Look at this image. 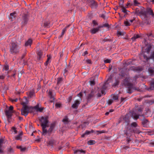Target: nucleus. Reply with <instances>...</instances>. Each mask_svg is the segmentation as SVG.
Returning a JSON list of instances; mask_svg holds the SVG:
<instances>
[{"label":"nucleus","instance_id":"nucleus-1","mask_svg":"<svg viewBox=\"0 0 154 154\" xmlns=\"http://www.w3.org/2000/svg\"><path fill=\"white\" fill-rule=\"evenodd\" d=\"M119 75L123 79L122 84L128 88V92L131 93L134 89L133 85L130 82L131 78L129 74L126 70L124 68L120 69Z\"/></svg>","mask_w":154,"mask_h":154},{"label":"nucleus","instance_id":"nucleus-2","mask_svg":"<svg viewBox=\"0 0 154 154\" xmlns=\"http://www.w3.org/2000/svg\"><path fill=\"white\" fill-rule=\"evenodd\" d=\"M139 14L142 20L147 23H148V20L150 18L149 15H151L154 18V14L153 11L149 8H147L145 11H141L139 12Z\"/></svg>","mask_w":154,"mask_h":154},{"label":"nucleus","instance_id":"nucleus-3","mask_svg":"<svg viewBox=\"0 0 154 154\" xmlns=\"http://www.w3.org/2000/svg\"><path fill=\"white\" fill-rule=\"evenodd\" d=\"M48 117L42 116L40 119V121L41 122V125L42 128L43 132L45 133L47 132L46 128L48 127Z\"/></svg>","mask_w":154,"mask_h":154},{"label":"nucleus","instance_id":"nucleus-4","mask_svg":"<svg viewBox=\"0 0 154 154\" xmlns=\"http://www.w3.org/2000/svg\"><path fill=\"white\" fill-rule=\"evenodd\" d=\"M20 48L16 43H12L10 47V52L11 54L17 53L19 52Z\"/></svg>","mask_w":154,"mask_h":154},{"label":"nucleus","instance_id":"nucleus-5","mask_svg":"<svg viewBox=\"0 0 154 154\" xmlns=\"http://www.w3.org/2000/svg\"><path fill=\"white\" fill-rule=\"evenodd\" d=\"M22 26H23L27 24L29 20V16L26 14H23L22 16L21 19Z\"/></svg>","mask_w":154,"mask_h":154},{"label":"nucleus","instance_id":"nucleus-6","mask_svg":"<svg viewBox=\"0 0 154 154\" xmlns=\"http://www.w3.org/2000/svg\"><path fill=\"white\" fill-rule=\"evenodd\" d=\"M55 126V122L51 124L50 125V128L48 130L46 129L47 132L45 133H44L42 132V134L43 135H45L47 134H48L50 135L51 134V132L53 131L54 128Z\"/></svg>","mask_w":154,"mask_h":154},{"label":"nucleus","instance_id":"nucleus-7","mask_svg":"<svg viewBox=\"0 0 154 154\" xmlns=\"http://www.w3.org/2000/svg\"><path fill=\"white\" fill-rule=\"evenodd\" d=\"M37 55L36 61L37 62L42 61L44 57L43 55L42 52L41 50L38 51L37 53Z\"/></svg>","mask_w":154,"mask_h":154},{"label":"nucleus","instance_id":"nucleus-8","mask_svg":"<svg viewBox=\"0 0 154 154\" xmlns=\"http://www.w3.org/2000/svg\"><path fill=\"white\" fill-rule=\"evenodd\" d=\"M28 106L26 105L23 106L21 110V114L26 116L29 113Z\"/></svg>","mask_w":154,"mask_h":154},{"label":"nucleus","instance_id":"nucleus-9","mask_svg":"<svg viewBox=\"0 0 154 154\" xmlns=\"http://www.w3.org/2000/svg\"><path fill=\"white\" fill-rule=\"evenodd\" d=\"M96 93V92L92 90L91 91V93L88 95L87 98L88 102L91 101V99L94 96Z\"/></svg>","mask_w":154,"mask_h":154},{"label":"nucleus","instance_id":"nucleus-10","mask_svg":"<svg viewBox=\"0 0 154 154\" xmlns=\"http://www.w3.org/2000/svg\"><path fill=\"white\" fill-rule=\"evenodd\" d=\"M80 103V101L79 100H76L75 101L74 103L72 104V107L73 109H76L78 108Z\"/></svg>","mask_w":154,"mask_h":154},{"label":"nucleus","instance_id":"nucleus-11","mask_svg":"<svg viewBox=\"0 0 154 154\" xmlns=\"http://www.w3.org/2000/svg\"><path fill=\"white\" fill-rule=\"evenodd\" d=\"M88 2L90 3L91 7L92 8H96L97 4L95 1L94 0H87Z\"/></svg>","mask_w":154,"mask_h":154},{"label":"nucleus","instance_id":"nucleus-12","mask_svg":"<svg viewBox=\"0 0 154 154\" xmlns=\"http://www.w3.org/2000/svg\"><path fill=\"white\" fill-rule=\"evenodd\" d=\"M130 128V127H128L126 131H124L125 134L128 137H130L131 135L132 131L131 130Z\"/></svg>","mask_w":154,"mask_h":154},{"label":"nucleus","instance_id":"nucleus-13","mask_svg":"<svg viewBox=\"0 0 154 154\" xmlns=\"http://www.w3.org/2000/svg\"><path fill=\"white\" fill-rule=\"evenodd\" d=\"M12 113V112H11L9 110H5V113L8 119V121L11 118Z\"/></svg>","mask_w":154,"mask_h":154},{"label":"nucleus","instance_id":"nucleus-14","mask_svg":"<svg viewBox=\"0 0 154 154\" xmlns=\"http://www.w3.org/2000/svg\"><path fill=\"white\" fill-rule=\"evenodd\" d=\"M100 29V27L99 26L96 28H93L91 29L90 30V32L92 34H94L98 32Z\"/></svg>","mask_w":154,"mask_h":154},{"label":"nucleus","instance_id":"nucleus-15","mask_svg":"<svg viewBox=\"0 0 154 154\" xmlns=\"http://www.w3.org/2000/svg\"><path fill=\"white\" fill-rule=\"evenodd\" d=\"M107 84L106 82L105 83L103 86L100 89V92L102 94H105V90L106 88V85Z\"/></svg>","mask_w":154,"mask_h":154},{"label":"nucleus","instance_id":"nucleus-16","mask_svg":"<svg viewBox=\"0 0 154 154\" xmlns=\"http://www.w3.org/2000/svg\"><path fill=\"white\" fill-rule=\"evenodd\" d=\"M123 120L125 123H126L127 125H128L130 121L129 116L128 115H126L123 118Z\"/></svg>","mask_w":154,"mask_h":154},{"label":"nucleus","instance_id":"nucleus-17","mask_svg":"<svg viewBox=\"0 0 154 154\" xmlns=\"http://www.w3.org/2000/svg\"><path fill=\"white\" fill-rule=\"evenodd\" d=\"M40 105L39 103H38L37 105L33 107L35 110L37 111L41 112L43 110V108H39Z\"/></svg>","mask_w":154,"mask_h":154},{"label":"nucleus","instance_id":"nucleus-18","mask_svg":"<svg viewBox=\"0 0 154 154\" xmlns=\"http://www.w3.org/2000/svg\"><path fill=\"white\" fill-rule=\"evenodd\" d=\"M48 95L50 98L51 99V102H53L54 99V96L53 94L52 91L51 90H49L48 92Z\"/></svg>","mask_w":154,"mask_h":154},{"label":"nucleus","instance_id":"nucleus-19","mask_svg":"<svg viewBox=\"0 0 154 154\" xmlns=\"http://www.w3.org/2000/svg\"><path fill=\"white\" fill-rule=\"evenodd\" d=\"M62 122L65 124H67L70 122L69 119L67 116H65L62 120Z\"/></svg>","mask_w":154,"mask_h":154},{"label":"nucleus","instance_id":"nucleus-20","mask_svg":"<svg viewBox=\"0 0 154 154\" xmlns=\"http://www.w3.org/2000/svg\"><path fill=\"white\" fill-rule=\"evenodd\" d=\"M32 42V40L31 39H29L27 41L25 44V46L27 47L28 46H30Z\"/></svg>","mask_w":154,"mask_h":154},{"label":"nucleus","instance_id":"nucleus-21","mask_svg":"<svg viewBox=\"0 0 154 154\" xmlns=\"http://www.w3.org/2000/svg\"><path fill=\"white\" fill-rule=\"evenodd\" d=\"M94 132V131L93 130H91V131H86L85 132L82 134L81 136L82 137H84L86 135H89L91 133H93Z\"/></svg>","mask_w":154,"mask_h":154},{"label":"nucleus","instance_id":"nucleus-22","mask_svg":"<svg viewBox=\"0 0 154 154\" xmlns=\"http://www.w3.org/2000/svg\"><path fill=\"white\" fill-rule=\"evenodd\" d=\"M82 153H85V151L82 149H77L74 151V154H80Z\"/></svg>","mask_w":154,"mask_h":154},{"label":"nucleus","instance_id":"nucleus-23","mask_svg":"<svg viewBox=\"0 0 154 154\" xmlns=\"http://www.w3.org/2000/svg\"><path fill=\"white\" fill-rule=\"evenodd\" d=\"M148 72L151 75H154V68L149 67L148 69Z\"/></svg>","mask_w":154,"mask_h":154},{"label":"nucleus","instance_id":"nucleus-24","mask_svg":"<svg viewBox=\"0 0 154 154\" xmlns=\"http://www.w3.org/2000/svg\"><path fill=\"white\" fill-rule=\"evenodd\" d=\"M148 122V121L146 119H144L142 120V123L144 127H147Z\"/></svg>","mask_w":154,"mask_h":154},{"label":"nucleus","instance_id":"nucleus-25","mask_svg":"<svg viewBox=\"0 0 154 154\" xmlns=\"http://www.w3.org/2000/svg\"><path fill=\"white\" fill-rule=\"evenodd\" d=\"M109 36H108L105 37L104 39H101V43H103L105 42L110 41V40L109 39Z\"/></svg>","mask_w":154,"mask_h":154},{"label":"nucleus","instance_id":"nucleus-26","mask_svg":"<svg viewBox=\"0 0 154 154\" xmlns=\"http://www.w3.org/2000/svg\"><path fill=\"white\" fill-rule=\"evenodd\" d=\"M119 79H116L115 82L113 83L112 86L115 87L119 85Z\"/></svg>","mask_w":154,"mask_h":154},{"label":"nucleus","instance_id":"nucleus-27","mask_svg":"<svg viewBox=\"0 0 154 154\" xmlns=\"http://www.w3.org/2000/svg\"><path fill=\"white\" fill-rule=\"evenodd\" d=\"M23 132H20L17 136L15 137V139L17 140H19L21 139L22 137Z\"/></svg>","mask_w":154,"mask_h":154},{"label":"nucleus","instance_id":"nucleus-28","mask_svg":"<svg viewBox=\"0 0 154 154\" xmlns=\"http://www.w3.org/2000/svg\"><path fill=\"white\" fill-rule=\"evenodd\" d=\"M47 57H48V58H47V60H46V62L44 64L45 65V66H47L48 65V63H49L50 62V60L51 58V57L50 56H49L48 55H47Z\"/></svg>","mask_w":154,"mask_h":154},{"label":"nucleus","instance_id":"nucleus-29","mask_svg":"<svg viewBox=\"0 0 154 154\" xmlns=\"http://www.w3.org/2000/svg\"><path fill=\"white\" fill-rule=\"evenodd\" d=\"M69 26L68 25L66 26V27L64 28L62 30V32H61V37H62L63 35H64L65 32L67 30V29L68 28Z\"/></svg>","mask_w":154,"mask_h":154},{"label":"nucleus","instance_id":"nucleus-30","mask_svg":"<svg viewBox=\"0 0 154 154\" xmlns=\"http://www.w3.org/2000/svg\"><path fill=\"white\" fill-rule=\"evenodd\" d=\"M150 89L152 90H154V79H152L150 83Z\"/></svg>","mask_w":154,"mask_h":154},{"label":"nucleus","instance_id":"nucleus-31","mask_svg":"<svg viewBox=\"0 0 154 154\" xmlns=\"http://www.w3.org/2000/svg\"><path fill=\"white\" fill-rule=\"evenodd\" d=\"M139 37H140V36L139 35L137 34L135 35L134 36H133L131 38V39L133 41H134L135 40V39Z\"/></svg>","mask_w":154,"mask_h":154},{"label":"nucleus","instance_id":"nucleus-32","mask_svg":"<svg viewBox=\"0 0 154 154\" xmlns=\"http://www.w3.org/2000/svg\"><path fill=\"white\" fill-rule=\"evenodd\" d=\"M16 13L15 12L11 13L10 14V16H11L10 17L12 19L15 18L16 16Z\"/></svg>","mask_w":154,"mask_h":154},{"label":"nucleus","instance_id":"nucleus-33","mask_svg":"<svg viewBox=\"0 0 154 154\" xmlns=\"http://www.w3.org/2000/svg\"><path fill=\"white\" fill-rule=\"evenodd\" d=\"M29 112H35V109L33 107H28Z\"/></svg>","mask_w":154,"mask_h":154},{"label":"nucleus","instance_id":"nucleus-34","mask_svg":"<svg viewBox=\"0 0 154 154\" xmlns=\"http://www.w3.org/2000/svg\"><path fill=\"white\" fill-rule=\"evenodd\" d=\"M50 23L48 21L45 22L44 23V26L45 27L48 28L50 27Z\"/></svg>","mask_w":154,"mask_h":154},{"label":"nucleus","instance_id":"nucleus-35","mask_svg":"<svg viewBox=\"0 0 154 154\" xmlns=\"http://www.w3.org/2000/svg\"><path fill=\"white\" fill-rule=\"evenodd\" d=\"M131 125L133 128L137 127V124L136 122H133L131 124Z\"/></svg>","mask_w":154,"mask_h":154},{"label":"nucleus","instance_id":"nucleus-36","mask_svg":"<svg viewBox=\"0 0 154 154\" xmlns=\"http://www.w3.org/2000/svg\"><path fill=\"white\" fill-rule=\"evenodd\" d=\"M134 2L133 5L134 6H138L140 4V2H138L137 0H133Z\"/></svg>","mask_w":154,"mask_h":154},{"label":"nucleus","instance_id":"nucleus-37","mask_svg":"<svg viewBox=\"0 0 154 154\" xmlns=\"http://www.w3.org/2000/svg\"><path fill=\"white\" fill-rule=\"evenodd\" d=\"M132 132L133 131L134 133H139V129L137 128H133L132 130Z\"/></svg>","mask_w":154,"mask_h":154},{"label":"nucleus","instance_id":"nucleus-38","mask_svg":"<svg viewBox=\"0 0 154 154\" xmlns=\"http://www.w3.org/2000/svg\"><path fill=\"white\" fill-rule=\"evenodd\" d=\"M129 70H133L134 71H138L139 70L137 68L134 67V66L131 67L130 68Z\"/></svg>","mask_w":154,"mask_h":154},{"label":"nucleus","instance_id":"nucleus-39","mask_svg":"<svg viewBox=\"0 0 154 154\" xmlns=\"http://www.w3.org/2000/svg\"><path fill=\"white\" fill-rule=\"evenodd\" d=\"M3 142V140L2 139H0V153H2L3 152V151L1 147L2 146V144Z\"/></svg>","mask_w":154,"mask_h":154},{"label":"nucleus","instance_id":"nucleus-40","mask_svg":"<svg viewBox=\"0 0 154 154\" xmlns=\"http://www.w3.org/2000/svg\"><path fill=\"white\" fill-rule=\"evenodd\" d=\"M17 148L20 149L21 151H24L26 149V147H23L21 146H20L17 147Z\"/></svg>","mask_w":154,"mask_h":154},{"label":"nucleus","instance_id":"nucleus-41","mask_svg":"<svg viewBox=\"0 0 154 154\" xmlns=\"http://www.w3.org/2000/svg\"><path fill=\"white\" fill-rule=\"evenodd\" d=\"M62 81V79L61 78H58L57 79V84L59 85L61 84Z\"/></svg>","mask_w":154,"mask_h":154},{"label":"nucleus","instance_id":"nucleus-42","mask_svg":"<svg viewBox=\"0 0 154 154\" xmlns=\"http://www.w3.org/2000/svg\"><path fill=\"white\" fill-rule=\"evenodd\" d=\"M95 142L94 140H90L88 142V143L89 145H91L95 144Z\"/></svg>","mask_w":154,"mask_h":154},{"label":"nucleus","instance_id":"nucleus-43","mask_svg":"<svg viewBox=\"0 0 154 154\" xmlns=\"http://www.w3.org/2000/svg\"><path fill=\"white\" fill-rule=\"evenodd\" d=\"M124 2V0H120V2L119 3V6L121 8L124 7L123 6V3Z\"/></svg>","mask_w":154,"mask_h":154},{"label":"nucleus","instance_id":"nucleus-44","mask_svg":"<svg viewBox=\"0 0 154 154\" xmlns=\"http://www.w3.org/2000/svg\"><path fill=\"white\" fill-rule=\"evenodd\" d=\"M89 83H90V85L91 86H93L95 84V81H94V79H91L89 81Z\"/></svg>","mask_w":154,"mask_h":154},{"label":"nucleus","instance_id":"nucleus-45","mask_svg":"<svg viewBox=\"0 0 154 154\" xmlns=\"http://www.w3.org/2000/svg\"><path fill=\"white\" fill-rule=\"evenodd\" d=\"M124 23L126 26H129L131 25V24L129 22V21L128 20H127L126 21H125L124 22Z\"/></svg>","mask_w":154,"mask_h":154},{"label":"nucleus","instance_id":"nucleus-46","mask_svg":"<svg viewBox=\"0 0 154 154\" xmlns=\"http://www.w3.org/2000/svg\"><path fill=\"white\" fill-rule=\"evenodd\" d=\"M34 93L33 91H30L29 93L28 97L29 98H31L34 94Z\"/></svg>","mask_w":154,"mask_h":154},{"label":"nucleus","instance_id":"nucleus-47","mask_svg":"<svg viewBox=\"0 0 154 154\" xmlns=\"http://www.w3.org/2000/svg\"><path fill=\"white\" fill-rule=\"evenodd\" d=\"M9 69V66L7 65H5L2 70L3 71L4 70L6 71H8Z\"/></svg>","mask_w":154,"mask_h":154},{"label":"nucleus","instance_id":"nucleus-48","mask_svg":"<svg viewBox=\"0 0 154 154\" xmlns=\"http://www.w3.org/2000/svg\"><path fill=\"white\" fill-rule=\"evenodd\" d=\"M122 11L123 12H124V13H126V14L127 13V12H129V11H128L124 7H123L122 8Z\"/></svg>","mask_w":154,"mask_h":154},{"label":"nucleus","instance_id":"nucleus-49","mask_svg":"<svg viewBox=\"0 0 154 154\" xmlns=\"http://www.w3.org/2000/svg\"><path fill=\"white\" fill-rule=\"evenodd\" d=\"M92 23L93 24V27H95L96 26L98 25V23L95 20H93L92 21Z\"/></svg>","mask_w":154,"mask_h":154},{"label":"nucleus","instance_id":"nucleus-50","mask_svg":"<svg viewBox=\"0 0 154 154\" xmlns=\"http://www.w3.org/2000/svg\"><path fill=\"white\" fill-rule=\"evenodd\" d=\"M99 26L100 27V28H102L103 27H109V25L107 23H105L103 24V25H99Z\"/></svg>","mask_w":154,"mask_h":154},{"label":"nucleus","instance_id":"nucleus-51","mask_svg":"<svg viewBox=\"0 0 154 154\" xmlns=\"http://www.w3.org/2000/svg\"><path fill=\"white\" fill-rule=\"evenodd\" d=\"M118 96L117 94H114L112 97V99L114 100H117L118 99Z\"/></svg>","mask_w":154,"mask_h":154},{"label":"nucleus","instance_id":"nucleus-52","mask_svg":"<svg viewBox=\"0 0 154 154\" xmlns=\"http://www.w3.org/2000/svg\"><path fill=\"white\" fill-rule=\"evenodd\" d=\"M111 61V60L110 59H107L104 60V62L105 63H110Z\"/></svg>","mask_w":154,"mask_h":154},{"label":"nucleus","instance_id":"nucleus-53","mask_svg":"<svg viewBox=\"0 0 154 154\" xmlns=\"http://www.w3.org/2000/svg\"><path fill=\"white\" fill-rule=\"evenodd\" d=\"M69 67V66H68V67H67H67L65 69H64V73H63V75H64L65 76L66 75V73L68 72V68Z\"/></svg>","mask_w":154,"mask_h":154},{"label":"nucleus","instance_id":"nucleus-54","mask_svg":"<svg viewBox=\"0 0 154 154\" xmlns=\"http://www.w3.org/2000/svg\"><path fill=\"white\" fill-rule=\"evenodd\" d=\"M96 132L97 133V134H101L102 133H103L105 132V131H96Z\"/></svg>","mask_w":154,"mask_h":154},{"label":"nucleus","instance_id":"nucleus-55","mask_svg":"<svg viewBox=\"0 0 154 154\" xmlns=\"http://www.w3.org/2000/svg\"><path fill=\"white\" fill-rule=\"evenodd\" d=\"M151 48L150 47H148L146 48V52L148 53L150 51Z\"/></svg>","mask_w":154,"mask_h":154},{"label":"nucleus","instance_id":"nucleus-56","mask_svg":"<svg viewBox=\"0 0 154 154\" xmlns=\"http://www.w3.org/2000/svg\"><path fill=\"white\" fill-rule=\"evenodd\" d=\"M133 116L134 118V119H138L139 118V117L140 116V115L137 114V115H135L134 116Z\"/></svg>","mask_w":154,"mask_h":154},{"label":"nucleus","instance_id":"nucleus-57","mask_svg":"<svg viewBox=\"0 0 154 154\" xmlns=\"http://www.w3.org/2000/svg\"><path fill=\"white\" fill-rule=\"evenodd\" d=\"M61 105L60 103H57L55 105V106L57 108H60L61 107Z\"/></svg>","mask_w":154,"mask_h":154},{"label":"nucleus","instance_id":"nucleus-58","mask_svg":"<svg viewBox=\"0 0 154 154\" xmlns=\"http://www.w3.org/2000/svg\"><path fill=\"white\" fill-rule=\"evenodd\" d=\"M146 36H147L149 38L150 36L154 37L153 35H152V33L146 34Z\"/></svg>","mask_w":154,"mask_h":154},{"label":"nucleus","instance_id":"nucleus-59","mask_svg":"<svg viewBox=\"0 0 154 154\" xmlns=\"http://www.w3.org/2000/svg\"><path fill=\"white\" fill-rule=\"evenodd\" d=\"M143 37L145 41H146L147 39H149V38H148L147 36H146V34L144 35Z\"/></svg>","mask_w":154,"mask_h":154},{"label":"nucleus","instance_id":"nucleus-60","mask_svg":"<svg viewBox=\"0 0 154 154\" xmlns=\"http://www.w3.org/2000/svg\"><path fill=\"white\" fill-rule=\"evenodd\" d=\"M5 78V75L3 74L0 75V79H4Z\"/></svg>","mask_w":154,"mask_h":154},{"label":"nucleus","instance_id":"nucleus-61","mask_svg":"<svg viewBox=\"0 0 154 154\" xmlns=\"http://www.w3.org/2000/svg\"><path fill=\"white\" fill-rule=\"evenodd\" d=\"M72 96H70L68 98V102H70L71 100H72Z\"/></svg>","mask_w":154,"mask_h":154},{"label":"nucleus","instance_id":"nucleus-62","mask_svg":"<svg viewBox=\"0 0 154 154\" xmlns=\"http://www.w3.org/2000/svg\"><path fill=\"white\" fill-rule=\"evenodd\" d=\"M150 58L154 60V51L152 53L150 56Z\"/></svg>","mask_w":154,"mask_h":154},{"label":"nucleus","instance_id":"nucleus-63","mask_svg":"<svg viewBox=\"0 0 154 154\" xmlns=\"http://www.w3.org/2000/svg\"><path fill=\"white\" fill-rule=\"evenodd\" d=\"M86 62L88 64H91V62L90 60H89V59L86 60Z\"/></svg>","mask_w":154,"mask_h":154},{"label":"nucleus","instance_id":"nucleus-64","mask_svg":"<svg viewBox=\"0 0 154 154\" xmlns=\"http://www.w3.org/2000/svg\"><path fill=\"white\" fill-rule=\"evenodd\" d=\"M113 102V101L112 100H109L108 101V104L109 105H111Z\"/></svg>","mask_w":154,"mask_h":154}]
</instances>
